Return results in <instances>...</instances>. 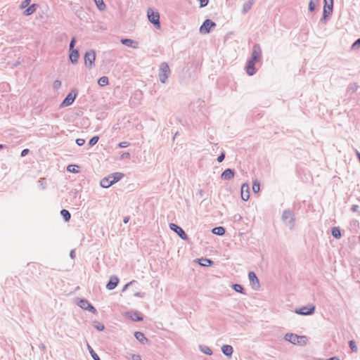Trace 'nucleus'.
I'll use <instances>...</instances> for the list:
<instances>
[{
	"label": "nucleus",
	"instance_id": "de8ad7c7",
	"mask_svg": "<svg viewBox=\"0 0 360 360\" xmlns=\"http://www.w3.org/2000/svg\"><path fill=\"white\" fill-rule=\"evenodd\" d=\"M225 158V153L222 152L217 158V161L221 162Z\"/></svg>",
	"mask_w": 360,
	"mask_h": 360
},
{
	"label": "nucleus",
	"instance_id": "423d86ee",
	"mask_svg": "<svg viewBox=\"0 0 360 360\" xmlns=\"http://www.w3.org/2000/svg\"><path fill=\"white\" fill-rule=\"evenodd\" d=\"M216 23L210 19L205 20L200 27V32L202 34H209L212 28L216 27Z\"/></svg>",
	"mask_w": 360,
	"mask_h": 360
},
{
	"label": "nucleus",
	"instance_id": "2eb2a0df",
	"mask_svg": "<svg viewBox=\"0 0 360 360\" xmlns=\"http://www.w3.org/2000/svg\"><path fill=\"white\" fill-rule=\"evenodd\" d=\"M235 172L233 169L228 168L221 174V179L223 180H231L234 177Z\"/></svg>",
	"mask_w": 360,
	"mask_h": 360
},
{
	"label": "nucleus",
	"instance_id": "ea45409f",
	"mask_svg": "<svg viewBox=\"0 0 360 360\" xmlns=\"http://www.w3.org/2000/svg\"><path fill=\"white\" fill-rule=\"evenodd\" d=\"M61 86V82L60 80H55L53 83V87L55 89H58Z\"/></svg>",
	"mask_w": 360,
	"mask_h": 360
},
{
	"label": "nucleus",
	"instance_id": "aec40b11",
	"mask_svg": "<svg viewBox=\"0 0 360 360\" xmlns=\"http://www.w3.org/2000/svg\"><path fill=\"white\" fill-rule=\"evenodd\" d=\"M69 58H70V61L72 63H77L78 58H79V52H78V51L77 49H70V50Z\"/></svg>",
	"mask_w": 360,
	"mask_h": 360
},
{
	"label": "nucleus",
	"instance_id": "72a5a7b5",
	"mask_svg": "<svg viewBox=\"0 0 360 360\" xmlns=\"http://www.w3.org/2000/svg\"><path fill=\"white\" fill-rule=\"evenodd\" d=\"M78 168H79V167L77 165H70L68 166L67 170L72 173H78L79 172Z\"/></svg>",
	"mask_w": 360,
	"mask_h": 360
},
{
	"label": "nucleus",
	"instance_id": "f8f14e48",
	"mask_svg": "<svg viewBox=\"0 0 360 360\" xmlns=\"http://www.w3.org/2000/svg\"><path fill=\"white\" fill-rule=\"evenodd\" d=\"M314 311H315L314 306H311V307L304 306L300 309H296L295 310V312L299 315L307 316V315L313 314Z\"/></svg>",
	"mask_w": 360,
	"mask_h": 360
},
{
	"label": "nucleus",
	"instance_id": "3c124183",
	"mask_svg": "<svg viewBox=\"0 0 360 360\" xmlns=\"http://www.w3.org/2000/svg\"><path fill=\"white\" fill-rule=\"evenodd\" d=\"M131 359L132 360H142L140 355L135 354L131 355Z\"/></svg>",
	"mask_w": 360,
	"mask_h": 360
},
{
	"label": "nucleus",
	"instance_id": "473e14b6",
	"mask_svg": "<svg viewBox=\"0 0 360 360\" xmlns=\"http://www.w3.org/2000/svg\"><path fill=\"white\" fill-rule=\"evenodd\" d=\"M87 348H88V350L91 354V357L94 360H101V359L99 358L98 354L94 352V350L92 349V347L89 344H87Z\"/></svg>",
	"mask_w": 360,
	"mask_h": 360
},
{
	"label": "nucleus",
	"instance_id": "f704fd0d",
	"mask_svg": "<svg viewBox=\"0 0 360 360\" xmlns=\"http://www.w3.org/2000/svg\"><path fill=\"white\" fill-rule=\"evenodd\" d=\"M233 288L235 291L238 292H240V293H242V294H245V292H244V288L243 287L240 285V284H233Z\"/></svg>",
	"mask_w": 360,
	"mask_h": 360
},
{
	"label": "nucleus",
	"instance_id": "c85d7f7f",
	"mask_svg": "<svg viewBox=\"0 0 360 360\" xmlns=\"http://www.w3.org/2000/svg\"><path fill=\"white\" fill-rule=\"evenodd\" d=\"M60 214L65 221H68L70 219L71 215L68 210L63 209L60 211Z\"/></svg>",
	"mask_w": 360,
	"mask_h": 360
},
{
	"label": "nucleus",
	"instance_id": "ddd939ff",
	"mask_svg": "<svg viewBox=\"0 0 360 360\" xmlns=\"http://www.w3.org/2000/svg\"><path fill=\"white\" fill-rule=\"evenodd\" d=\"M169 228L171 230L174 231L181 239L183 240H187L188 236L185 231L183 230L182 228L179 226L178 225L171 223L169 224Z\"/></svg>",
	"mask_w": 360,
	"mask_h": 360
},
{
	"label": "nucleus",
	"instance_id": "b1692460",
	"mask_svg": "<svg viewBox=\"0 0 360 360\" xmlns=\"http://www.w3.org/2000/svg\"><path fill=\"white\" fill-rule=\"evenodd\" d=\"M128 314H129V318L132 321H141L143 320V317L137 311L130 312Z\"/></svg>",
	"mask_w": 360,
	"mask_h": 360
},
{
	"label": "nucleus",
	"instance_id": "0eeeda50",
	"mask_svg": "<svg viewBox=\"0 0 360 360\" xmlns=\"http://www.w3.org/2000/svg\"><path fill=\"white\" fill-rule=\"evenodd\" d=\"M262 57V49L258 44H255L252 47V56L250 59L252 61L257 62Z\"/></svg>",
	"mask_w": 360,
	"mask_h": 360
},
{
	"label": "nucleus",
	"instance_id": "49530a36",
	"mask_svg": "<svg viewBox=\"0 0 360 360\" xmlns=\"http://www.w3.org/2000/svg\"><path fill=\"white\" fill-rule=\"evenodd\" d=\"M120 148H127L129 146V143L127 141H122L118 144Z\"/></svg>",
	"mask_w": 360,
	"mask_h": 360
},
{
	"label": "nucleus",
	"instance_id": "dca6fc26",
	"mask_svg": "<svg viewBox=\"0 0 360 360\" xmlns=\"http://www.w3.org/2000/svg\"><path fill=\"white\" fill-rule=\"evenodd\" d=\"M121 43L128 47H131L133 49H138L139 43L131 39H122Z\"/></svg>",
	"mask_w": 360,
	"mask_h": 360
},
{
	"label": "nucleus",
	"instance_id": "4468645a",
	"mask_svg": "<svg viewBox=\"0 0 360 360\" xmlns=\"http://www.w3.org/2000/svg\"><path fill=\"white\" fill-rule=\"evenodd\" d=\"M241 198L244 201H247L250 198V187L247 183H244L241 186Z\"/></svg>",
	"mask_w": 360,
	"mask_h": 360
},
{
	"label": "nucleus",
	"instance_id": "393cba45",
	"mask_svg": "<svg viewBox=\"0 0 360 360\" xmlns=\"http://www.w3.org/2000/svg\"><path fill=\"white\" fill-rule=\"evenodd\" d=\"M37 5L36 4H32L31 6H28L27 9H25L23 12L24 15L26 16L30 15L32 13H34L36 11Z\"/></svg>",
	"mask_w": 360,
	"mask_h": 360
},
{
	"label": "nucleus",
	"instance_id": "58836bf2",
	"mask_svg": "<svg viewBox=\"0 0 360 360\" xmlns=\"http://www.w3.org/2000/svg\"><path fill=\"white\" fill-rule=\"evenodd\" d=\"M349 347L350 349H352V352H356L357 351V347L356 345V343L354 340H350L349 342Z\"/></svg>",
	"mask_w": 360,
	"mask_h": 360
},
{
	"label": "nucleus",
	"instance_id": "20e7f679",
	"mask_svg": "<svg viewBox=\"0 0 360 360\" xmlns=\"http://www.w3.org/2000/svg\"><path fill=\"white\" fill-rule=\"evenodd\" d=\"M147 16L148 20L158 29L160 28V14L157 11H154L153 8H148L147 11Z\"/></svg>",
	"mask_w": 360,
	"mask_h": 360
},
{
	"label": "nucleus",
	"instance_id": "e433bc0d",
	"mask_svg": "<svg viewBox=\"0 0 360 360\" xmlns=\"http://www.w3.org/2000/svg\"><path fill=\"white\" fill-rule=\"evenodd\" d=\"M99 139V137L98 136H93L89 141V145L90 146H94L96 145Z\"/></svg>",
	"mask_w": 360,
	"mask_h": 360
},
{
	"label": "nucleus",
	"instance_id": "9d476101",
	"mask_svg": "<svg viewBox=\"0 0 360 360\" xmlns=\"http://www.w3.org/2000/svg\"><path fill=\"white\" fill-rule=\"evenodd\" d=\"M77 305L79 307H81L84 309H86L94 314L97 313V311L95 309V307L91 304H90L88 300H86L85 299H80L79 300V302H77Z\"/></svg>",
	"mask_w": 360,
	"mask_h": 360
},
{
	"label": "nucleus",
	"instance_id": "4be33fe9",
	"mask_svg": "<svg viewBox=\"0 0 360 360\" xmlns=\"http://www.w3.org/2000/svg\"><path fill=\"white\" fill-rule=\"evenodd\" d=\"M134 337L137 340L141 343L147 342L148 339L145 337L144 334L141 332L136 331L134 333Z\"/></svg>",
	"mask_w": 360,
	"mask_h": 360
},
{
	"label": "nucleus",
	"instance_id": "6e6552de",
	"mask_svg": "<svg viewBox=\"0 0 360 360\" xmlns=\"http://www.w3.org/2000/svg\"><path fill=\"white\" fill-rule=\"evenodd\" d=\"M96 53L94 50L86 51L84 55V63L86 66L91 67L94 64Z\"/></svg>",
	"mask_w": 360,
	"mask_h": 360
},
{
	"label": "nucleus",
	"instance_id": "603ef678",
	"mask_svg": "<svg viewBox=\"0 0 360 360\" xmlns=\"http://www.w3.org/2000/svg\"><path fill=\"white\" fill-rule=\"evenodd\" d=\"M359 208V205H353L352 206V207H351V210H352V212H358Z\"/></svg>",
	"mask_w": 360,
	"mask_h": 360
},
{
	"label": "nucleus",
	"instance_id": "f03ea898",
	"mask_svg": "<svg viewBox=\"0 0 360 360\" xmlns=\"http://www.w3.org/2000/svg\"><path fill=\"white\" fill-rule=\"evenodd\" d=\"M285 340L294 345H304L307 343V337L294 333H286Z\"/></svg>",
	"mask_w": 360,
	"mask_h": 360
},
{
	"label": "nucleus",
	"instance_id": "680f3d73",
	"mask_svg": "<svg viewBox=\"0 0 360 360\" xmlns=\"http://www.w3.org/2000/svg\"><path fill=\"white\" fill-rule=\"evenodd\" d=\"M6 148V146L4 144H0V149Z\"/></svg>",
	"mask_w": 360,
	"mask_h": 360
},
{
	"label": "nucleus",
	"instance_id": "5fc2aeb1",
	"mask_svg": "<svg viewBox=\"0 0 360 360\" xmlns=\"http://www.w3.org/2000/svg\"><path fill=\"white\" fill-rule=\"evenodd\" d=\"M134 296L139 297H144V293L143 292H136L134 294Z\"/></svg>",
	"mask_w": 360,
	"mask_h": 360
},
{
	"label": "nucleus",
	"instance_id": "bb28decb",
	"mask_svg": "<svg viewBox=\"0 0 360 360\" xmlns=\"http://www.w3.org/2000/svg\"><path fill=\"white\" fill-rule=\"evenodd\" d=\"M109 79L106 76H103L100 77L98 80V84L101 86H105L108 84Z\"/></svg>",
	"mask_w": 360,
	"mask_h": 360
},
{
	"label": "nucleus",
	"instance_id": "8fccbe9b",
	"mask_svg": "<svg viewBox=\"0 0 360 360\" xmlns=\"http://www.w3.org/2000/svg\"><path fill=\"white\" fill-rule=\"evenodd\" d=\"M30 152V150L27 149V148H25V149H23L22 151H21V153H20V155L21 157H25Z\"/></svg>",
	"mask_w": 360,
	"mask_h": 360
},
{
	"label": "nucleus",
	"instance_id": "09e8293b",
	"mask_svg": "<svg viewBox=\"0 0 360 360\" xmlns=\"http://www.w3.org/2000/svg\"><path fill=\"white\" fill-rule=\"evenodd\" d=\"M208 3L209 0H200V4L201 8L206 6L208 4Z\"/></svg>",
	"mask_w": 360,
	"mask_h": 360
},
{
	"label": "nucleus",
	"instance_id": "7ed1b4c3",
	"mask_svg": "<svg viewBox=\"0 0 360 360\" xmlns=\"http://www.w3.org/2000/svg\"><path fill=\"white\" fill-rule=\"evenodd\" d=\"M171 73L168 64L165 62H163L160 65V70H159V79L160 81L165 84L167 82V79Z\"/></svg>",
	"mask_w": 360,
	"mask_h": 360
},
{
	"label": "nucleus",
	"instance_id": "2f4dec72",
	"mask_svg": "<svg viewBox=\"0 0 360 360\" xmlns=\"http://www.w3.org/2000/svg\"><path fill=\"white\" fill-rule=\"evenodd\" d=\"M95 4L99 11H104L106 8L103 0H94Z\"/></svg>",
	"mask_w": 360,
	"mask_h": 360
},
{
	"label": "nucleus",
	"instance_id": "4d7b16f0",
	"mask_svg": "<svg viewBox=\"0 0 360 360\" xmlns=\"http://www.w3.org/2000/svg\"><path fill=\"white\" fill-rule=\"evenodd\" d=\"M134 281H131L128 283H127L124 286V288H123V290H125Z\"/></svg>",
	"mask_w": 360,
	"mask_h": 360
},
{
	"label": "nucleus",
	"instance_id": "4c0bfd02",
	"mask_svg": "<svg viewBox=\"0 0 360 360\" xmlns=\"http://www.w3.org/2000/svg\"><path fill=\"white\" fill-rule=\"evenodd\" d=\"M360 48V37L357 39L352 45V49H358Z\"/></svg>",
	"mask_w": 360,
	"mask_h": 360
},
{
	"label": "nucleus",
	"instance_id": "864d4df0",
	"mask_svg": "<svg viewBox=\"0 0 360 360\" xmlns=\"http://www.w3.org/2000/svg\"><path fill=\"white\" fill-rule=\"evenodd\" d=\"M130 157V154L129 153H124L122 155V159L129 158Z\"/></svg>",
	"mask_w": 360,
	"mask_h": 360
},
{
	"label": "nucleus",
	"instance_id": "6ab92c4d",
	"mask_svg": "<svg viewBox=\"0 0 360 360\" xmlns=\"http://www.w3.org/2000/svg\"><path fill=\"white\" fill-rule=\"evenodd\" d=\"M221 352L227 357H231L233 354V349L231 345H224L221 347Z\"/></svg>",
	"mask_w": 360,
	"mask_h": 360
},
{
	"label": "nucleus",
	"instance_id": "412c9836",
	"mask_svg": "<svg viewBox=\"0 0 360 360\" xmlns=\"http://www.w3.org/2000/svg\"><path fill=\"white\" fill-rule=\"evenodd\" d=\"M253 4H254V0H249V1H246L243 6V9H242L243 13H244V14L247 13L251 9Z\"/></svg>",
	"mask_w": 360,
	"mask_h": 360
},
{
	"label": "nucleus",
	"instance_id": "a18cd8bd",
	"mask_svg": "<svg viewBox=\"0 0 360 360\" xmlns=\"http://www.w3.org/2000/svg\"><path fill=\"white\" fill-rule=\"evenodd\" d=\"M314 9H315V4L313 2V1L311 0L309 4V11L312 12L314 11Z\"/></svg>",
	"mask_w": 360,
	"mask_h": 360
},
{
	"label": "nucleus",
	"instance_id": "c756f323",
	"mask_svg": "<svg viewBox=\"0 0 360 360\" xmlns=\"http://www.w3.org/2000/svg\"><path fill=\"white\" fill-rule=\"evenodd\" d=\"M331 233L335 238H340L341 237V232L338 227H333Z\"/></svg>",
	"mask_w": 360,
	"mask_h": 360
},
{
	"label": "nucleus",
	"instance_id": "e2e57ef3",
	"mask_svg": "<svg viewBox=\"0 0 360 360\" xmlns=\"http://www.w3.org/2000/svg\"><path fill=\"white\" fill-rule=\"evenodd\" d=\"M326 13H327V9H326V7H325V8H324V11H323V15H324V16L326 15Z\"/></svg>",
	"mask_w": 360,
	"mask_h": 360
},
{
	"label": "nucleus",
	"instance_id": "37998d69",
	"mask_svg": "<svg viewBox=\"0 0 360 360\" xmlns=\"http://www.w3.org/2000/svg\"><path fill=\"white\" fill-rule=\"evenodd\" d=\"M330 2V4L329 6H328V9L329 10V11L331 13L332 11H333V0H329ZM324 2H325V6L328 4V0H324Z\"/></svg>",
	"mask_w": 360,
	"mask_h": 360
},
{
	"label": "nucleus",
	"instance_id": "39448f33",
	"mask_svg": "<svg viewBox=\"0 0 360 360\" xmlns=\"http://www.w3.org/2000/svg\"><path fill=\"white\" fill-rule=\"evenodd\" d=\"M282 219L283 222L289 226L290 229H292L295 226V215L293 212L290 210H285L283 211L282 214Z\"/></svg>",
	"mask_w": 360,
	"mask_h": 360
},
{
	"label": "nucleus",
	"instance_id": "9b49d317",
	"mask_svg": "<svg viewBox=\"0 0 360 360\" xmlns=\"http://www.w3.org/2000/svg\"><path fill=\"white\" fill-rule=\"evenodd\" d=\"M76 96H77V91L75 90H72L71 92H70L66 96L65 99L63 101V102L60 105L61 107L70 105L75 100Z\"/></svg>",
	"mask_w": 360,
	"mask_h": 360
},
{
	"label": "nucleus",
	"instance_id": "1a4fd4ad",
	"mask_svg": "<svg viewBox=\"0 0 360 360\" xmlns=\"http://www.w3.org/2000/svg\"><path fill=\"white\" fill-rule=\"evenodd\" d=\"M248 278L252 289L255 290H259L260 288V283L255 273L253 271H250L248 273Z\"/></svg>",
	"mask_w": 360,
	"mask_h": 360
},
{
	"label": "nucleus",
	"instance_id": "5701e85b",
	"mask_svg": "<svg viewBox=\"0 0 360 360\" xmlns=\"http://www.w3.org/2000/svg\"><path fill=\"white\" fill-rule=\"evenodd\" d=\"M198 263L202 266H209L213 264V262L207 258L198 259Z\"/></svg>",
	"mask_w": 360,
	"mask_h": 360
},
{
	"label": "nucleus",
	"instance_id": "bf43d9fd",
	"mask_svg": "<svg viewBox=\"0 0 360 360\" xmlns=\"http://www.w3.org/2000/svg\"><path fill=\"white\" fill-rule=\"evenodd\" d=\"M129 220V217H125L124 218V219H123V222H124V224H127V223H128Z\"/></svg>",
	"mask_w": 360,
	"mask_h": 360
},
{
	"label": "nucleus",
	"instance_id": "a878e982",
	"mask_svg": "<svg viewBox=\"0 0 360 360\" xmlns=\"http://www.w3.org/2000/svg\"><path fill=\"white\" fill-rule=\"evenodd\" d=\"M214 234L223 236L225 233V229L223 226H217L212 231Z\"/></svg>",
	"mask_w": 360,
	"mask_h": 360
},
{
	"label": "nucleus",
	"instance_id": "6e6d98bb",
	"mask_svg": "<svg viewBox=\"0 0 360 360\" xmlns=\"http://www.w3.org/2000/svg\"><path fill=\"white\" fill-rule=\"evenodd\" d=\"M70 257L72 258V259H74L75 257V252L74 250H72L70 252Z\"/></svg>",
	"mask_w": 360,
	"mask_h": 360
},
{
	"label": "nucleus",
	"instance_id": "a211bd4d",
	"mask_svg": "<svg viewBox=\"0 0 360 360\" xmlns=\"http://www.w3.org/2000/svg\"><path fill=\"white\" fill-rule=\"evenodd\" d=\"M118 282L119 279L117 276H111L108 283L106 285V288L110 290L115 289L117 287Z\"/></svg>",
	"mask_w": 360,
	"mask_h": 360
},
{
	"label": "nucleus",
	"instance_id": "c9c22d12",
	"mask_svg": "<svg viewBox=\"0 0 360 360\" xmlns=\"http://www.w3.org/2000/svg\"><path fill=\"white\" fill-rule=\"evenodd\" d=\"M252 190L255 193H258L260 190V184L259 182L256 180L253 181L252 184Z\"/></svg>",
	"mask_w": 360,
	"mask_h": 360
},
{
	"label": "nucleus",
	"instance_id": "7c9ffc66",
	"mask_svg": "<svg viewBox=\"0 0 360 360\" xmlns=\"http://www.w3.org/2000/svg\"><path fill=\"white\" fill-rule=\"evenodd\" d=\"M93 326L98 331H103L105 329L104 325L98 321H93Z\"/></svg>",
	"mask_w": 360,
	"mask_h": 360
},
{
	"label": "nucleus",
	"instance_id": "cd10ccee",
	"mask_svg": "<svg viewBox=\"0 0 360 360\" xmlns=\"http://www.w3.org/2000/svg\"><path fill=\"white\" fill-rule=\"evenodd\" d=\"M199 348H200V350L205 354H207V355L212 354V349L207 345H200Z\"/></svg>",
	"mask_w": 360,
	"mask_h": 360
},
{
	"label": "nucleus",
	"instance_id": "f3484780",
	"mask_svg": "<svg viewBox=\"0 0 360 360\" xmlns=\"http://www.w3.org/2000/svg\"><path fill=\"white\" fill-rule=\"evenodd\" d=\"M255 62L249 60L245 66L247 74L250 76H252L255 74L256 69L255 68Z\"/></svg>",
	"mask_w": 360,
	"mask_h": 360
},
{
	"label": "nucleus",
	"instance_id": "c03bdc74",
	"mask_svg": "<svg viewBox=\"0 0 360 360\" xmlns=\"http://www.w3.org/2000/svg\"><path fill=\"white\" fill-rule=\"evenodd\" d=\"M85 143V140L84 139H76V143L79 146H82Z\"/></svg>",
	"mask_w": 360,
	"mask_h": 360
},
{
	"label": "nucleus",
	"instance_id": "f257e3e1",
	"mask_svg": "<svg viewBox=\"0 0 360 360\" xmlns=\"http://www.w3.org/2000/svg\"><path fill=\"white\" fill-rule=\"evenodd\" d=\"M123 176L124 174L120 172L113 173L108 176L101 179L100 185L101 187L105 188H109L110 186L120 181L123 177Z\"/></svg>",
	"mask_w": 360,
	"mask_h": 360
},
{
	"label": "nucleus",
	"instance_id": "a19ab883",
	"mask_svg": "<svg viewBox=\"0 0 360 360\" xmlns=\"http://www.w3.org/2000/svg\"><path fill=\"white\" fill-rule=\"evenodd\" d=\"M76 38L74 37L72 38L71 41H70V49H75V44H76Z\"/></svg>",
	"mask_w": 360,
	"mask_h": 360
},
{
	"label": "nucleus",
	"instance_id": "052dcab7",
	"mask_svg": "<svg viewBox=\"0 0 360 360\" xmlns=\"http://www.w3.org/2000/svg\"><path fill=\"white\" fill-rule=\"evenodd\" d=\"M326 360H340L338 357L337 356H333V357H330Z\"/></svg>",
	"mask_w": 360,
	"mask_h": 360
},
{
	"label": "nucleus",
	"instance_id": "79ce46f5",
	"mask_svg": "<svg viewBox=\"0 0 360 360\" xmlns=\"http://www.w3.org/2000/svg\"><path fill=\"white\" fill-rule=\"evenodd\" d=\"M30 0H24L21 4H20V8H26L27 6H29L30 3Z\"/></svg>",
	"mask_w": 360,
	"mask_h": 360
},
{
	"label": "nucleus",
	"instance_id": "13d9d810",
	"mask_svg": "<svg viewBox=\"0 0 360 360\" xmlns=\"http://www.w3.org/2000/svg\"><path fill=\"white\" fill-rule=\"evenodd\" d=\"M39 184L41 186V187H42V188H43V189H44V188H46V186H45V184H44V183H43V181H42V180H39Z\"/></svg>",
	"mask_w": 360,
	"mask_h": 360
}]
</instances>
